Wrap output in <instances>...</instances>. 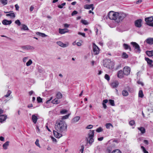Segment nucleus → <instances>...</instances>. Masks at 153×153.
Instances as JSON below:
<instances>
[{
    "label": "nucleus",
    "instance_id": "obj_19",
    "mask_svg": "<svg viewBox=\"0 0 153 153\" xmlns=\"http://www.w3.org/2000/svg\"><path fill=\"white\" fill-rule=\"evenodd\" d=\"M32 119L33 123L35 124L36 123L38 119L37 116L35 115H33L32 117Z\"/></svg>",
    "mask_w": 153,
    "mask_h": 153
},
{
    "label": "nucleus",
    "instance_id": "obj_9",
    "mask_svg": "<svg viewBox=\"0 0 153 153\" xmlns=\"http://www.w3.org/2000/svg\"><path fill=\"white\" fill-rule=\"evenodd\" d=\"M117 77L120 79L123 78L125 75L123 71L122 70L119 71L117 72Z\"/></svg>",
    "mask_w": 153,
    "mask_h": 153
},
{
    "label": "nucleus",
    "instance_id": "obj_11",
    "mask_svg": "<svg viewBox=\"0 0 153 153\" xmlns=\"http://www.w3.org/2000/svg\"><path fill=\"white\" fill-rule=\"evenodd\" d=\"M145 60L147 62L148 64L150 67H152L153 65L152 64L153 61L147 57H145Z\"/></svg>",
    "mask_w": 153,
    "mask_h": 153
},
{
    "label": "nucleus",
    "instance_id": "obj_28",
    "mask_svg": "<svg viewBox=\"0 0 153 153\" xmlns=\"http://www.w3.org/2000/svg\"><path fill=\"white\" fill-rule=\"evenodd\" d=\"M120 141V140H117V139H114V140H109L108 141V143H113L115 142L116 143H119Z\"/></svg>",
    "mask_w": 153,
    "mask_h": 153
},
{
    "label": "nucleus",
    "instance_id": "obj_4",
    "mask_svg": "<svg viewBox=\"0 0 153 153\" xmlns=\"http://www.w3.org/2000/svg\"><path fill=\"white\" fill-rule=\"evenodd\" d=\"M131 44L134 47V50L137 52L140 53L141 51L140 47L136 42H131Z\"/></svg>",
    "mask_w": 153,
    "mask_h": 153
},
{
    "label": "nucleus",
    "instance_id": "obj_61",
    "mask_svg": "<svg viewBox=\"0 0 153 153\" xmlns=\"http://www.w3.org/2000/svg\"><path fill=\"white\" fill-rule=\"evenodd\" d=\"M64 26L65 27H69V25L67 24H65L64 25Z\"/></svg>",
    "mask_w": 153,
    "mask_h": 153
},
{
    "label": "nucleus",
    "instance_id": "obj_1",
    "mask_svg": "<svg viewBox=\"0 0 153 153\" xmlns=\"http://www.w3.org/2000/svg\"><path fill=\"white\" fill-rule=\"evenodd\" d=\"M127 16L125 13L122 12H115L113 11H110L108 15L109 19L114 20L116 22L119 23L122 21Z\"/></svg>",
    "mask_w": 153,
    "mask_h": 153
},
{
    "label": "nucleus",
    "instance_id": "obj_7",
    "mask_svg": "<svg viewBox=\"0 0 153 153\" xmlns=\"http://www.w3.org/2000/svg\"><path fill=\"white\" fill-rule=\"evenodd\" d=\"M94 134H89V136L88 137L86 138V140L87 143H88L90 144H91L94 141V139H93Z\"/></svg>",
    "mask_w": 153,
    "mask_h": 153
},
{
    "label": "nucleus",
    "instance_id": "obj_20",
    "mask_svg": "<svg viewBox=\"0 0 153 153\" xmlns=\"http://www.w3.org/2000/svg\"><path fill=\"white\" fill-rule=\"evenodd\" d=\"M140 131L142 134H144L146 132V130L143 127H140L137 128Z\"/></svg>",
    "mask_w": 153,
    "mask_h": 153
},
{
    "label": "nucleus",
    "instance_id": "obj_47",
    "mask_svg": "<svg viewBox=\"0 0 153 153\" xmlns=\"http://www.w3.org/2000/svg\"><path fill=\"white\" fill-rule=\"evenodd\" d=\"M54 137L57 138H59L62 136V134H54Z\"/></svg>",
    "mask_w": 153,
    "mask_h": 153
},
{
    "label": "nucleus",
    "instance_id": "obj_33",
    "mask_svg": "<svg viewBox=\"0 0 153 153\" xmlns=\"http://www.w3.org/2000/svg\"><path fill=\"white\" fill-rule=\"evenodd\" d=\"M109 103L112 106H114L115 105L114 101L112 100H109Z\"/></svg>",
    "mask_w": 153,
    "mask_h": 153
},
{
    "label": "nucleus",
    "instance_id": "obj_8",
    "mask_svg": "<svg viewBox=\"0 0 153 153\" xmlns=\"http://www.w3.org/2000/svg\"><path fill=\"white\" fill-rule=\"evenodd\" d=\"M142 20L141 19H138L136 20L134 22L135 26L137 27L140 28L142 26Z\"/></svg>",
    "mask_w": 153,
    "mask_h": 153
},
{
    "label": "nucleus",
    "instance_id": "obj_18",
    "mask_svg": "<svg viewBox=\"0 0 153 153\" xmlns=\"http://www.w3.org/2000/svg\"><path fill=\"white\" fill-rule=\"evenodd\" d=\"M68 32V31L66 29H62L60 28L59 29V33L61 34H63Z\"/></svg>",
    "mask_w": 153,
    "mask_h": 153
},
{
    "label": "nucleus",
    "instance_id": "obj_34",
    "mask_svg": "<svg viewBox=\"0 0 153 153\" xmlns=\"http://www.w3.org/2000/svg\"><path fill=\"white\" fill-rule=\"evenodd\" d=\"M22 29L24 30H28V28L27 26L25 24H22Z\"/></svg>",
    "mask_w": 153,
    "mask_h": 153
},
{
    "label": "nucleus",
    "instance_id": "obj_21",
    "mask_svg": "<svg viewBox=\"0 0 153 153\" xmlns=\"http://www.w3.org/2000/svg\"><path fill=\"white\" fill-rule=\"evenodd\" d=\"M57 43L59 45L64 48L66 47L67 46L66 44H64L61 42H58Z\"/></svg>",
    "mask_w": 153,
    "mask_h": 153
},
{
    "label": "nucleus",
    "instance_id": "obj_42",
    "mask_svg": "<svg viewBox=\"0 0 153 153\" xmlns=\"http://www.w3.org/2000/svg\"><path fill=\"white\" fill-rule=\"evenodd\" d=\"M112 153H121V152L119 149H117L113 151Z\"/></svg>",
    "mask_w": 153,
    "mask_h": 153
},
{
    "label": "nucleus",
    "instance_id": "obj_59",
    "mask_svg": "<svg viewBox=\"0 0 153 153\" xmlns=\"http://www.w3.org/2000/svg\"><path fill=\"white\" fill-rule=\"evenodd\" d=\"M34 7L33 6H31V7H30V11H33V9H34Z\"/></svg>",
    "mask_w": 153,
    "mask_h": 153
},
{
    "label": "nucleus",
    "instance_id": "obj_5",
    "mask_svg": "<svg viewBox=\"0 0 153 153\" xmlns=\"http://www.w3.org/2000/svg\"><path fill=\"white\" fill-rule=\"evenodd\" d=\"M93 51L94 55L98 54L100 52L99 47L94 43H93Z\"/></svg>",
    "mask_w": 153,
    "mask_h": 153
},
{
    "label": "nucleus",
    "instance_id": "obj_63",
    "mask_svg": "<svg viewBox=\"0 0 153 153\" xmlns=\"http://www.w3.org/2000/svg\"><path fill=\"white\" fill-rule=\"evenodd\" d=\"M33 107V104H30V105H29L27 106V107L28 108H32Z\"/></svg>",
    "mask_w": 153,
    "mask_h": 153
},
{
    "label": "nucleus",
    "instance_id": "obj_40",
    "mask_svg": "<svg viewBox=\"0 0 153 153\" xmlns=\"http://www.w3.org/2000/svg\"><path fill=\"white\" fill-rule=\"evenodd\" d=\"M66 4V3L64 2L62 3L61 5H59L58 6V7L59 8H63V7Z\"/></svg>",
    "mask_w": 153,
    "mask_h": 153
},
{
    "label": "nucleus",
    "instance_id": "obj_51",
    "mask_svg": "<svg viewBox=\"0 0 153 153\" xmlns=\"http://www.w3.org/2000/svg\"><path fill=\"white\" fill-rule=\"evenodd\" d=\"M67 111L66 110H63L60 111V113L62 114H64L66 113Z\"/></svg>",
    "mask_w": 153,
    "mask_h": 153
},
{
    "label": "nucleus",
    "instance_id": "obj_62",
    "mask_svg": "<svg viewBox=\"0 0 153 153\" xmlns=\"http://www.w3.org/2000/svg\"><path fill=\"white\" fill-rule=\"evenodd\" d=\"M108 102V100L107 99L104 100L103 101L102 103H104L105 104L106 103Z\"/></svg>",
    "mask_w": 153,
    "mask_h": 153
},
{
    "label": "nucleus",
    "instance_id": "obj_64",
    "mask_svg": "<svg viewBox=\"0 0 153 153\" xmlns=\"http://www.w3.org/2000/svg\"><path fill=\"white\" fill-rule=\"evenodd\" d=\"M76 45L78 46H80L82 44L80 42H78L76 43Z\"/></svg>",
    "mask_w": 153,
    "mask_h": 153
},
{
    "label": "nucleus",
    "instance_id": "obj_27",
    "mask_svg": "<svg viewBox=\"0 0 153 153\" xmlns=\"http://www.w3.org/2000/svg\"><path fill=\"white\" fill-rule=\"evenodd\" d=\"M128 55L125 52H123L122 55V57L123 59H127L128 57Z\"/></svg>",
    "mask_w": 153,
    "mask_h": 153
},
{
    "label": "nucleus",
    "instance_id": "obj_26",
    "mask_svg": "<svg viewBox=\"0 0 153 153\" xmlns=\"http://www.w3.org/2000/svg\"><path fill=\"white\" fill-rule=\"evenodd\" d=\"M105 126L107 129H110L111 127L112 128H113V126L111 123H106L105 125Z\"/></svg>",
    "mask_w": 153,
    "mask_h": 153
},
{
    "label": "nucleus",
    "instance_id": "obj_24",
    "mask_svg": "<svg viewBox=\"0 0 153 153\" xmlns=\"http://www.w3.org/2000/svg\"><path fill=\"white\" fill-rule=\"evenodd\" d=\"M122 94L123 96L126 97L128 95V93L127 91L124 90L122 91Z\"/></svg>",
    "mask_w": 153,
    "mask_h": 153
},
{
    "label": "nucleus",
    "instance_id": "obj_39",
    "mask_svg": "<svg viewBox=\"0 0 153 153\" xmlns=\"http://www.w3.org/2000/svg\"><path fill=\"white\" fill-rule=\"evenodd\" d=\"M32 63V61L31 59H30L27 63L26 65L27 66L30 65Z\"/></svg>",
    "mask_w": 153,
    "mask_h": 153
},
{
    "label": "nucleus",
    "instance_id": "obj_6",
    "mask_svg": "<svg viewBox=\"0 0 153 153\" xmlns=\"http://www.w3.org/2000/svg\"><path fill=\"white\" fill-rule=\"evenodd\" d=\"M123 71L125 75L128 76L130 74L131 69L129 67L126 66L123 68Z\"/></svg>",
    "mask_w": 153,
    "mask_h": 153
},
{
    "label": "nucleus",
    "instance_id": "obj_36",
    "mask_svg": "<svg viewBox=\"0 0 153 153\" xmlns=\"http://www.w3.org/2000/svg\"><path fill=\"white\" fill-rule=\"evenodd\" d=\"M1 2L4 5H5L7 4V0H1Z\"/></svg>",
    "mask_w": 153,
    "mask_h": 153
},
{
    "label": "nucleus",
    "instance_id": "obj_58",
    "mask_svg": "<svg viewBox=\"0 0 153 153\" xmlns=\"http://www.w3.org/2000/svg\"><path fill=\"white\" fill-rule=\"evenodd\" d=\"M103 139V137H99V138H98V140L100 141H101Z\"/></svg>",
    "mask_w": 153,
    "mask_h": 153
},
{
    "label": "nucleus",
    "instance_id": "obj_30",
    "mask_svg": "<svg viewBox=\"0 0 153 153\" xmlns=\"http://www.w3.org/2000/svg\"><path fill=\"white\" fill-rule=\"evenodd\" d=\"M62 94L59 92H58L57 93L56 96L57 97V99H61L62 97Z\"/></svg>",
    "mask_w": 153,
    "mask_h": 153
},
{
    "label": "nucleus",
    "instance_id": "obj_53",
    "mask_svg": "<svg viewBox=\"0 0 153 153\" xmlns=\"http://www.w3.org/2000/svg\"><path fill=\"white\" fill-rule=\"evenodd\" d=\"M93 127V126L91 125H89L87 126L86 128L88 129H91Z\"/></svg>",
    "mask_w": 153,
    "mask_h": 153
},
{
    "label": "nucleus",
    "instance_id": "obj_32",
    "mask_svg": "<svg viewBox=\"0 0 153 153\" xmlns=\"http://www.w3.org/2000/svg\"><path fill=\"white\" fill-rule=\"evenodd\" d=\"M80 117L79 116H76L73 119V121L74 122H77L80 119Z\"/></svg>",
    "mask_w": 153,
    "mask_h": 153
},
{
    "label": "nucleus",
    "instance_id": "obj_57",
    "mask_svg": "<svg viewBox=\"0 0 153 153\" xmlns=\"http://www.w3.org/2000/svg\"><path fill=\"white\" fill-rule=\"evenodd\" d=\"M52 99H53V97H51L50 98V99L49 100H48L46 101V103H47V104Z\"/></svg>",
    "mask_w": 153,
    "mask_h": 153
},
{
    "label": "nucleus",
    "instance_id": "obj_46",
    "mask_svg": "<svg viewBox=\"0 0 153 153\" xmlns=\"http://www.w3.org/2000/svg\"><path fill=\"white\" fill-rule=\"evenodd\" d=\"M15 22L16 24L18 26L20 25L21 24L20 21L18 19L16 20Z\"/></svg>",
    "mask_w": 153,
    "mask_h": 153
},
{
    "label": "nucleus",
    "instance_id": "obj_12",
    "mask_svg": "<svg viewBox=\"0 0 153 153\" xmlns=\"http://www.w3.org/2000/svg\"><path fill=\"white\" fill-rule=\"evenodd\" d=\"M145 21L147 23V25H148V24L150 23V22L153 21V17L152 16H151L150 17L146 18H145Z\"/></svg>",
    "mask_w": 153,
    "mask_h": 153
},
{
    "label": "nucleus",
    "instance_id": "obj_43",
    "mask_svg": "<svg viewBox=\"0 0 153 153\" xmlns=\"http://www.w3.org/2000/svg\"><path fill=\"white\" fill-rule=\"evenodd\" d=\"M103 129L101 127H100L96 129V131L98 132H100L103 131Z\"/></svg>",
    "mask_w": 153,
    "mask_h": 153
},
{
    "label": "nucleus",
    "instance_id": "obj_37",
    "mask_svg": "<svg viewBox=\"0 0 153 153\" xmlns=\"http://www.w3.org/2000/svg\"><path fill=\"white\" fill-rule=\"evenodd\" d=\"M141 148L144 153H149L146 150L144 147L142 146Z\"/></svg>",
    "mask_w": 153,
    "mask_h": 153
},
{
    "label": "nucleus",
    "instance_id": "obj_16",
    "mask_svg": "<svg viewBox=\"0 0 153 153\" xmlns=\"http://www.w3.org/2000/svg\"><path fill=\"white\" fill-rule=\"evenodd\" d=\"M7 118V116L4 115H0V122L2 123Z\"/></svg>",
    "mask_w": 153,
    "mask_h": 153
},
{
    "label": "nucleus",
    "instance_id": "obj_15",
    "mask_svg": "<svg viewBox=\"0 0 153 153\" xmlns=\"http://www.w3.org/2000/svg\"><path fill=\"white\" fill-rule=\"evenodd\" d=\"M84 8L85 9H90L91 8L92 10H93L94 9L93 7V4H86L84 6Z\"/></svg>",
    "mask_w": 153,
    "mask_h": 153
},
{
    "label": "nucleus",
    "instance_id": "obj_55",
    "mask_svg": "<svg viewBox=\"0 0 153 153\" xmlns=\"http://www.w3.org/2000/svg\"><path fill=\"white\" fill-rule=\"evenodd\" d=\"M78 34L82 35L84 37H85V34L84 33H82L79 32L78 33Z\"/></svg>",
    "mask_w": 153,
    "mask_h": 153
},
{
    "label": "nucleus",
    "instance_id": "obj_50",
    "mask_svg": "<svg viewBox=\"0 0 153 153\" xmlns=\"http://www.w3.org/2000/svg\"><path fill=\"white\" fill-rule=\"evenodd\" d=\"M78 13L76 11L74 10V11L73 12L71 13V15L72 16H73L75 15H76Z\"/></svg>",
    "mask_w": 153,
    "mask_h": 153
},
{
    "label": "nucleus",
    "instance_id": "obj_60",
    "mask_svg": "<svg viewBox=\"0 0 153 153\" xmlns=\"http://www.w3.org/2000/svg\"><path fill=\"white\" fill-rule=\"evenodd\" d=\"M137 83L138 84H140L142 86H143V83L142 82H141L140 81H138L137 82Z\"/></svg>",
    "mask_w": 153,
    "mask_h": 153
},
{
    "label": "nucleus",
    "instance_id": "obj_54",
    "mask_svg": "<svg viewBox=\"0 0 153 153\" xmlns=\"http://www.w3.org/2000/svg\"><path fill=\"white\" fill-rule=\"evenodd\" d=\"M15 7L16 9V10H19V7L17 4H15Z\"/></svg>",
    "mask_w": 153,
    "mask_h": 153
},
{
    "label": "nucleus",
    "instance_id": "obj_38",
    "mask_svg": "<svg viewBox=\"0 0 153 153\" xmlns=\"http://www.w3.org/2000/svg\"><path fill=\"white\" fill-rule=\"evenodd\" d=\"M37 100L38 103H40L42 102V99L40 97H37Z\"/></svg>",
    "mask_w": 153,
    "mask_h": 153
},
{
    "label": "nucleus",
    "instance_id": "obj_35",
    "mask_svg": "<svg viewBox=\"0 0 153 153\" xmlns=\"http://www.w3.org/2000/svg\"><path fill=\"white\" fill-rule=\"evenodd\" d=\"M38 33H37V34L39 35L42 37H44L47 36V35L44 33H41L40 32H37Z\"/></svg>",
    "mask_w": 153,
    "mask_h": 153
},
{
    "label": "nucleus",
    "instance_id": "obj_31",
    "mask_svg": "<svg viewBox=\"0 0 153 153\" xmlns=\"http://www.w3.org/2000/svg\"><path fill=\"white\" fill-rule=\"evenodd\" d=\"M57 98H55L52 101V103L54 104H57L59 103Z\"/></svg>",
    "mask_w": 153,
    "mask_h": 153
},
{
    "label": "nucleus",
    "instance_id": "obj_48",
    "mask_svg": "<svg viewBox=\"0 0 153 153\" xmlns=\"http://www.w3.org/2000/svg\"><path fill=\"white\" fill-rule=\"evenodd\" d=\"M81 22L85 25H87L88 24V23L85 20H82Z\"/></svg>",
    "mask_w": 153,
    "mask_h": 153
},
{
    "label": "nucleus",
    "instance_id": "obj_49",
    "mask_svg": "<svg viewBox=\"0 0 153 153\" xmlns=\"http://www.w3.org/2000/svg\"><path fill=\"white\" fill-rule=\"evenodd\" d=\"M51 140H52V141L53 142L56 143L57 142L56 139L55 138H54L52 136H51Z\"/></svg>",
    "mask_w": 153,
    "mask_h": 153
},
{
    "label": "nucleus",
    "instance_id": "obj_23",
    "mask_svg": "<svg viewBox=\"0 0 153 153\" xmlns=\"http://www.w3.org/2000/svg\"><path fill=\"white\" fill-rule=\"evenodd\" d=\"M6 16H10L12 18H14L16 17L14 13H9L8 14H6Z\"/></svg>",
    "mask_w": 153,
    "mask_h": 153
},
{
    "label": "nucleus",
    "instance_id": "obj_13",
    "mask_svg": "<svg viewBox=\"0 0 153 153\" xmlns=\"http://www.w3.org/2000/svg\"><path fill=\"white\" fill-rule=\"evenodd\" d=\"M123 46L124 49L125 50H129L130 51H131V47L128 45L124 43L123 44Z\"/></svg>",
    "mask_w": 153,
    "mask_h": 153
},
{
    "label": "nucleus",
    "instance_id": "obj_29",
    "mask_svg": "<svg viewBox=\"0 0 153 153\" xmlns=\"http://www.w3.org/2000/svg\"><path fill=\"white\" fill-rule=\"evenodd\" d=\"M144 96L143 91L142 90H140L138 93V97L140 98H143Z\"/></svg>",
    "mask_w": 153,
    "mask_h": 153
},
{
    "label": "nucleus",
    "instance_id": "obj_22",
    "mask_svg": "<svg viewBox=\"0 0 153 153\" xmlns=\"http://www.w3.org/2000/svg\"><path fill=\"white\" fill-rule=\"evenodd\" d=\"M146 53L149 56H153V51H147L146 52Z\"/></svg>",
    "mask_w": 153,
    "mask_h": 153
},
{
    "label": "nucleus",
    "instance_id": "obj_45",
    "mask_svg": "<svg viewBox=\"0 0 153 153\" xmlns=\"http://www.w3.org/2000/svg\"><path fill=\"white\" fill-rule=\"evenodd\" d=\"M129 124L131 126H132L135 124V122L134 120H131L129 122Z\"/></svg>",
    "mask_w": 153,
    "mask_h": 153
},
{
    "label": "nucleus",
    "instance_id": "obj_17",
    "mask_svg": "<svg viewBox=\"0 0 153 153\" xmlns=\"http://www.w3.org/2000/svg\"><path fill=\"white\" fill-rule=\"evenodd\" d=\"M12 23L11 20H8L6 19H4L2 21V23L4 25H10Z\"/></svg>",
    "mask_w": 153,
    "mask_h": 153
},
{
    "label": "nucleus",
    "instance_id": "obj_41",
    "mask_svg": "<svg viewBox=\"0 0 153 153\" xmlns=\"http://www.w3.org/2000/svg\"><path fill=\"white\" fill-rule=\"evenodd\" d=\"M11 91L9 90L7 91V94L5 95L4 97H9L10 95V94H11Z\"/></svg>",
    "mask_w": 153,
    "mask_h": 153
},
{
    "label": "nucleus",
    "instance_id": "obj_3",
    "mask_svg": "<svg viewBox=\"0 0 153 153\" xmlns=\"http://www.w3.org/2000/svg\"><path fill=\"white\" fill-rule=\"evenodd\" d=\"M114 62L110 59L106 60L103 62L104 66L109 69H113L114 68Z\"/></svg>",
    "mask_w": 153,
    "mask_h": 153
},
{
    "label": "nucleus",
    "instance_id": "obj_56",
    "mask_svg": "<svg viewBox=\"0 0 153 153\" xmlns=\"http://www.w3.org/2000/svg\"><path fill=\"white\" fill-rule=\"evenodd\" d=\"M69 116V114L66 115L65 116H63V119H66Z\"/></svg>",
    "mask_w": 153,
    "mask_h": 153
},
{
    "label": "nucleus",
    "instance_id": "obj_25",
    "mask_svg": "<svg viewBox=\"0 0 153 153\" xmlns=\"http://www.w3.org/2000/svg\"><path fill=\"white\" fill-rule=\"evenodd\" d=\"M9 141H7L3 145V148L5 149H7V147L9 146Z\"/></svg>",
    "mask_w": 153,
    "mask_h": 153
},
{
    "label": "nucleus",
    "instance_id": "obj_10",
    "mask_svg": "<svg viewBox=\"0 0 153 153\" xmlns=\"http://www.w3.org/2000/svg\"><path fill=\"white\" fill-rule=\"evenodd\" d=\"M119 83L117 80L115 81L112 82L111 84V87L113 88L117 87Z\"/></svg>",
    "mask_w": 153,
    "mask_h": 153
},
{
    "label": "nucleus",
    "instance_id": "obj_2",
    "mask_svg": "<svg viewBox=\"0 0 153 153\" xmlns=\"http://www.w3.org/2000/svg\"><path fill=\"white\" fill-rule=\"evenodd\" d=\"M55 128L57 131L61 133L66 129L67 125L63 120H58L55 124Z\"/></svg>",
    "mask_w": 153,
    "mask_h": 153
},
{
    "label": "nucleus",
    "instance_id": "obj_44",
    "mask_svg": "<svg viewBox=\"0 0 153 153\" xmlns=\"http://www.w3.org/2000/svg\"><path fill=\"white\" fill-rule=\"evenodd\" d=\"M105 78L108 81H109L110 79V76L107 74H105Z\"/></svg>",
    "mask_w": 153,
    "mask_h": 153
},
{
    "label": "nucleus",
    "instance_id": "obj_14",
    "mask_svg": "<svg viewBox=\"0 0 153 153\" xmlns=\"http://www.w3.org/2000/svg\"><path fill=\"white\" fill-rule=\"evenodd\" d=\"M147 44L152 45L153 44V38H147L145 41Z\"/></svg>",
    "mask_w": 153,
    "mask_h": 153
},
{
    "label": "nucleus",
    "instance_id": "obj_52",
    "mask_svg": "<svg viewBox=\"0 0 153 153\" xmlns=\"http://www.w3.org/2000/svg\"><path fill=\"white\" fill-rule=\"evenodd\" d=\"M84 146L83 145H82L81 146V149L80 150V151L81 152H83L84 151Z\"/></svg>",
    "mask_w": 153,
    "mask_h": 153
}]
</instances>
